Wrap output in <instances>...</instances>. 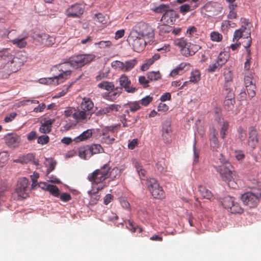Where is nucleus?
Segmentation results:
<instances>
[{
    "label": "nucleus",
    "mask_w": 261,
    "mask_h": 261,
    "mask_svg": "<svg viewBox=\"0 0 261 261\" xmlns=\"http://www.w3.org/2000/svg\"><path fill=\"white\" fill-rule=\"evenodd\" d=\"M95 58V56L93 54L80 55L72 57L68 61L56 65L55 67L57 68L61 73L58 76L49 78V80L56 85L62 83L70 76L72 68L82 67L94 60Z\"/></svg>",
    "instance_id": "nucleus-1"
},
{
    "label": "nucleus",
    "mask_w": 261,
    "mask_h": 261,
    "mask_svg": "<svg viewBox=\"0 0 261 261\" xmlns=\"http://www.w3.org/2000/svg\"><path fill=\"white\" fill-rule=\"evenodd\" d=\"M230 165L228 163H226L215 168L220 173L222 180L226 182L229 187L236 189L237 187L236 181L237 180V176L235 172L230 170Z\"/></svg>",
    "instance_id": "nucleus-2"
},
{
    "label": "nucleus",
    "mask_w": 261,
    "mask_h": 261,
    "mask_svg": "<svg viewBox=\"0 0 261 261\" xmlns=\"http://www.w3.org/2000/svg\"><path fill=\"white\" fill-rule=\"evenodd\" d=\"M4 56L10 60L13 67L17 71L27 60V57L24 52L20 51L16 53L14 56L10 49L3 50Z\"/></svg>",
    "instance_id": "nucleus-3"
},
{
    "label": "nucleus",
    "mask_w": 261,
    "mask_h": 261,
    "mask_svg": "<svg viewBox=\"0 0 261 261\" xmlns=\"http://www.w3.org/2000/svg\"><path fill=\"white\" fill-rule=\"evenodd\" d=\"M174 44L180 48L181 54L186 57L194 55L200 48L199 45L188 42L184 38L175 40Z\"/></svg>",
    "instance_id": "nucleus-4"
},
{
    "label": "nucleus",
    "mask_w": 261,
    "mask_h": 261,
    "mask_svg": "<svg viewBox=\"0 0 261 261\" xmlns=\"http://www.w3.org/2000/svg\"><path fill=\"white\" fill-rule=\"evenodd\" d=\"M261 198V189H255L247 192L241 196V200L245 205L250 208L257 206Z\"/></svg>",
    "instance_id": "nucleus-5"
},
{
    "label": "nucleus",
    "mask_w": 261,
    "mask_h": 261,
    "mask_svg": "<svg viewBox=\"0 0 261 261\" xmlns=\"http://www.w3.org/2000/svg\"><path fill=\"white\" fill-rule=\"evenodd\" d=\"M131 32L136 33V34L144 38L152 39L154 35L152 27L148 23L142 21L137 23Z\"/></svg>",
    "instance_id": "nucleus-6"
},
{
    "label": "nucleus",
    "mask_w": 261,
    "mask_h": 261,
    "mask_svg": "<svg viewBox=\"0 0 261 261\" xmlns=\"http://www.w3.org/2000/svg\"><path fill=\"white\" fill-rule=\"evenodd\" d=\"M16 71L8 58L4 56V51H1L0 59V79H7Z\"/></svg>",
    "instance_id": "nucleus-7"
},
{
    "label": "nucleus",
    "mask_w": 261,
    "mask_h": 261,
    "mask_svg": "<svg viewBox=\"0 0 261 261\" xmlns=\"http://www.w3.org/2000/svg\"><path fill=\"white\" fill-rule=\"evenodd\" d=\"M108 178V173L106 171L105 165H103L100 169L94 170L88 176V179L93 184L102 183Z\"/></svg>",
    "instance_id": "nucleus-8"
},
{
    "label": "nucleus",
    "mask_w": 261,
    "mask_h": 261,
    "mask_svg": "<svg viewBox=\"0 0 261 261\" xmlns=\"http://www.w3.org/2000/svg\"><path fill=\"white\" fill-rule=\"evenodd\" d=\"M147 184L148 190L154 198L161 199L165 197V192L156 179L150 178Z\"/></svg>",
    "instance_id": "nucleus-9"
},
{
    "label": "nucleus",
    "mask_w": 261,
    "mask_h": 261,
    "mask_svg": "<svg viewBox=\"0 0 261 261\" xmlns=\"http://www.w3.org/2000/svg\"><path fill=\"white\" fill-rule=\"evenodd\" d=\"M128 41L131 43L134 50L138 53L142 51L146 44L145 38L137 35L134 32H130Z\"/></svg>",
    "instance_id": "nucleus-10"
},
{
    "label": "nucleus",
    "mask_w": 261,
    "mask_h": 261,
    "mask_svg": "<svg viewBox=\"0 0 261 261\" xmlns=\"http://www.w3.org/2000/svg\"><path fill=\"white\" fill-rule=\"evenodd\" d=\"M30 181L25 177L20 178L16 189V192L18 196L25 198L31 190L30 186Z\"/></svg>",
    "instance_id": "nucleus-11"
},
{
    "label": "nucleus",
    "mask_w": 261,
    "mask_h": 261,
    "mask_svg": "<svg viewBox=\"0 0 261 261\" xmlns=\"http://www.w3.org/2000/svg\"><path fill=\"white\" fill-rule=\"evenodd\" d=\"M137 64V60L133 59L128 61H126L124 62L120 61H114L111 63L112 67L119 70H121L123 72H127L134 68Z\"/></svg>",
    "instance_id": "nucleus-12"
},
{
    "label": "nucleus",
    "mask_w": 261,
    "mask_h": 261,
    "mask_svg": "<svg viewBox=\"0 0 261 261\" xmlns=\"http://www.w3.org/2000/svg\"><path fill=\"white\" fill-rule=\"evenodd\" d=\"M85 7L81 4L76 3L70 6L66 10L65 14L68 17L80 18L84 13Z\"/></svg>",
    "instance_id": "nucleus-13"
},
{
    "label": "nucleus",
    "mask_w": 261,
    "mask_h": 261,
    "mask_svg": "<svg viewBox=\"0 0 261 261\" xmlns=\"http://www.w3.org/2000/svg\"><path fill=\"white\" fill-rule=\"evenodd\" d=\"M119 126L120 125L113 126H108L107 127L106 129H102L101 133H100L101 135L100 136L101 142L107 144H112L115 140V139L110 137L108 134V130L113 132L115 129H117Z\"/></svg>",
    "instance_id": "nucleus-14"
},
{
    "label": "nucleus",
    "mask_w": 261,
    "mask_h": 261,
    "mask_svg": "<svg viewBox=\"0 0 261 261\" xmlns=\"http://www.w3.org/2000/svg\"><path fill=\"white\" fill-rule=\"evenodd\" d=\"M133 114L125 109L124 113L120 116V120L123 127H128L130 124H134L137 121V119L133 117Z\"/></svg>",
    "instance_id": "nucleus-15"
},
{
    "label": "nucleus",
    "mask_w": 261,
    "mask_h": 261,
    "mask_svg": "<svg viewBox=\"0 0 261 261\" xmlns=\"http://www.w3.org/2000/svg\"><path fill=\"white\" fill-rule=\"evenodd\" d=\"M133 114L125 109L124 113L120 116V120L123 127H128L130 124H134L137 121V119L133 117Z\"/></svg>",
    "instance_id": "nucleus-16"
},
{
    "label": "nucleus",
    "mask_w": 261,
    "mask_h": 261,
    "mask_svg": "<svg viewBox=\"0 0 261 261\" xmlns=\"http://www.w3.org/2000/svg\"><path fill=\"white\" fill-rule=\"evenodd\" d=\"M119 82L121 86V88H123L125 91L128 93H133L137 90L135 87L130 86L131 81L125 74H122L119 77Z\"/></svg>",
    "instance_id": "nucleus-17"
},
{
    "label": "nucleus",
    "mask_w": 261,
    "mask_h": 261,
    "mask_svg": "<svg viewBox=\"0 0 261 261\" xmlns=\"http://www.w3.org/2000/svg\"><path fill=\"white\" fill-rule=\"evenodd\" d=\"M178 17L177 12L169 8L165 14H163L161 20L167 24H172Z\"/></svg>",
    "instance_id": "nucleus-18"
},
{
    "label": "nucleus",
    "mask_w": 261,
    "mask_h": 261,
    "mask_svg": "<svg viewBox=\"0 0 261 261\" xmlns=\"http://www.w3.org/2000/svg\"><path fill=\"white\" fill-rule=\"evenodd\" d=\"M121 106L119 105H108L105 107H101L100 110L97 111V115L99 116L108 114H114V113L118 112Z\"/></svg>",
    "instance_id": "nucleus-19"
},
{
    "label": "nucleus",
    "mask_w": 261,
    "mask_h": 261,
    "mask_svg": "<svg viewBox=\"0 0 261 261\" xmlns=\"http://www.w3.org/2000/svg\"><path fill=\"white\" fill-rule=\"evenodd\" d=\"M36 38L38 42L46 46H50L55 42V39L54 37L45 33L37 34Z\"/></svg>",
    "instance_id": "nucleus-20"
},
{
    "label": "nucleus",
    "mask_w": 261,
    "mask_h": 261,
    "mask_svg": "<svg viewBox=\"0 0 261 261\" xmlns=\"http://www.w3.org/2000/svg\"><path fill=\"white\" fill-rule=\"evenodd\" d=\"M235 102L234 94L232 91H229V92L226 93L224 101V109L228 111L232 110Z\"/></svg>",
    "instance_id": "nucleus-21"
},
{
    "label": "nucleus",
    "mask_w": 261,
    "mask_h": 261,
    "mask_svg": "<svg viewBox=\"0 0 261 261\" xmlns=\"http://www.w3.org/2000/svg\"><path fill=\"white\" fill-rule=\"evenodd\" d=\"M105 165L106 171L108 173V178L111 179V180H114L120 177L121 174V169L117 167L111 169L108 163Z\"/></svg>",
    "instance_id": "nucleus-22"
},
{
    "label": "nucleus",
    "mask_w": 261,
    "mask_h": 261,
    "mask_svg": "<svg viewBox=\"0 0 261 261\" xmlns=\"http://www.w3.org/2000/svg\"><path fill=\"white\" fill-rule=\"evenodd\" d=\"M6 144L10 147L15 148L18 146L20 138L15 134H8L5 137Z\"/></svg>",
    "instance_id": "nucleus-23"
},
{
    "label": "nucleus",
    "mask_w": 261,
    "mask_h": 261,
    "mask_svg": "<svg viewBox=\"0 0 261 261\" xmlns=\"http://www.w3.org/2000/svg\"><path fill=\"white\" fill-rule=\"evenodd\" d=\"M248 135V144L251 147L254 148L258 143V133L256 129L253 127H251L249 128Z\"/></svg>",
    "instance_id": "nucleus-24"
},
{
    "label": "nucleus",
    "mask_w": 261,
    "mask_h": 261,
    "mask_svg": "<svg viewBox=\"0 0 261 261\" xmlns=\"http://www.w3.org/2000/svg\"><path fill=\"white\" fill-rule=\"evenodd\" d=\"M172 130L171 124L167 122L162 125V137L164 142L170 143L171 141Z\"/></svg>",
    "instance_id": "nucleus-25"
},
{
    "label": "nucleus",
    "mask_w": 261,
    "mask_h": 261,
    "mask_svg": "<svg viewBox=\"0 0 261 261\" xmlns=\"http://www.w3.org/2000/svg\"><path fill=\"white\" fill-rule=\"evenodd\" d=\"M55 122V119L44 120L43 122L41 123L39 130L42 134L49 133L51 130L52 125Z\"/></svg>",
    "instance_id": "nucleus-26"
},
{
    "label": "nucleus",
    "mask_w": 261,
    "mask_h": 261,
    "mask_svg": "<svg viewBox=\"0 0 261 261\" xmlns=\"http://www.w3.org/2000/svg\"><path fill=\"white\" fill-rule=\"evenodd\" d=\"M190 64L189 63H181L171 71L170 75L174 77L178 74H181L185 71L188 70Z\"/></svg>",
    "instance_id": "nucleus-27"
},
{
    "label": "nucleus",
    "mask_w": 261,
    "mask_h": 261,
    "mask_svg": "<svg viewBox=\"0 0 261 261\" xmlns=\"http://www.w3.org/2000/svg\"><path fill=\"white\" fill-rule=\"evenodd\" d=\"M94 107V103L89 97H84L80 104L81 109L88 112L91 110Z\"/></svg>",
    "instance_id": "nucleus-28"
},
{
    "label": "nucleus",
    "mask_w": 261,
    "mask_h": 261,
    "mask_svg": "<svg viewBox=\"0 0 261 261\" xmlns=\"http://www.w3.org/2000/svg\"><path fill=\"white\" fill-rule=\"evenodd\" d=\"M198 191L203 198L208 199L210 201H213L214 200V197L213 194L211 191L206 189L205 187L199 185L198 186Z\"/></svg>",
    "instance_id": "nucleus-29"
},
{
    "label": "nucleus",
    "mask_w": 261,
    "mask_h": 261,
    "mask_svg": "<svg viewBox=\"0 0 261 261\" xmlns=\"http://www.w3.org/2000/svg\"><path fill=\"white\" fill-rule=\"evenodd\" d=\"M124 107L132 113H134L137 111L140 110L141 108V106L140 105V102L138 101H129L124 104Z\"/></svg>",
    "instance_id": "nucleus-30"
},
{
    "label": "nucleus",
    "mask_w": 261,
    "mask_h": 261,
    "mask_svg": "<svg viewBox=\"0 0 261 261\" xmlns=\"http://www.w3.org/2000/svg\"><path fill=\"white\" fill-rule=\"evenodd\" d=\"M210 145L211 150L213 151H218L220 147L218 138L217 137V133L214 130L212 137L210 138Z\"/></svg>",
    "instance_id": "nucleus-31"
},
{
    "label": "nucleus",
    "mask_w": 261,
    "mask_h": 261,
    "mask_svg": "<svg viewBox=\"0 0 261 261\" xmlns=\"http://www.w3.org/2000/svg\"><path fill=\"white\" fill-rule=\"evenodd\" d=\"M132 163L134 167L136 168V170L140 178L143 179L146 176V171L143 168L142 166L140 163H139L136 159L132 160Z\"/></svg>",
    "instance_id": "nucleus-32"
},
{
    "label": "nucleus",
    "mask_w": 261,
    "mask_h": 261,
    "mask_svg": "<svg viewBox=\"0 0 261 261\" xmlns=\"http://www.w3.org/2000/svg\"><path fill=\"white\" fill-rule=\"evenodd\" d=\"M89 113L82 110L81 111H77L73 113V118L76 120V123L77 122H82L86 120Z\"/></svg>",
    "instance_id": "nucleus-33"
},
{
    "label": "nucleus",
    "mask_w": 261,
    "mask_h": 261,
    "mask_svg": "<svg viewBox=\"0 0 261 261\" xmlns=\"http://www.w3.org/2000/svg\"><path fill=\"white\" fill-rule=\"evenodd\" d=\"M79 155L81 159L87 160L92 156L89 146H84L79 149Z\"/></svg>",
    "instance_id": "nucleus-34"
},
{
    "label": "nucleus",
    "mask_w": 261,
    "mask_h": 261,
    "mask_svg": "<svg viewBox=\"0 0 261 261\" xmlns=\"http://www.w3.org/2000/svg\"><path fill=\"white\" fill-rule=\"evenodd\" d=\"M92 135V132L91 129H87L84 131L78 137H75L73 141L76 143H79L81 141L86 140L90 138Z\"/></svg>",
    "instance_id": "nucleus-35"
},
{
    "label": "nucleus",
    "mask_w": 261,
    "mask_h": 261,
    "mask_svg": "<svg viewBox=\"0 0 261 261\" xmlns=\"http://www.w3.org/2000/svg\"><path fill=\"white\" fill-rule=\"evenodd\" d=\"M223 120L222 118L219 117V119L220 121L221 119ZM229 128V123L227 121L223 120V122L221 125V128L220 130V135L222 139H224L227 134L228 129Z\"/></svg>",
    "instance_id": "nucleus-36"
},
{
    "label": "nucleus",
    "mask_w": 261,
    "mask_h": 261,
    "mask_svg": "<svg viewBox=\"0 0 261 261\" xmlns=\"http://www.w3.org/2000/svg\"><path fill=\"white\" fill-rule=\"evenodd\" d=\"M201 79V73L199 70L195 69L191 72L189 82L193 84H197Z\"/></svg>",
    "instance_id": "nucleus-37"
},
{
    "label": "nucleus",
    "mask_w": 261,
    "mask_h": 261,
    "mask_svg": "<svg viewBox=\"0 0 261 261\" xmlns=\"http://www.w3.org/2000/svg\"><path fill=\"white\" fill-rule=\"evenodd\" d=\"M122 88L117 87L112 91H110L108 94L109 99L112 101L115 100L122 93Z\"/></svg>",
    "instance_id": "nucleus-38"
},
{
    "label": "nucleus",
    "mask_w": 261,
    "mask_h": 261,
    "mask_svg": "<svg viewBox=\"0 0 261 261\" xmlns=\"http://www.w3.org/2000/svg\"><path fill=\"white\" fill-rule=\"evenodd\" d=\"M27 37V36H25L22 38H17L11 40V42L13 45H16L19 48H23L27 44V42L25 40Z\"/></svg>",
    "instance_id": "nucleus-39"
},
{
    "label": "nucleus",
    "mask_w": 261,
    "mask_h": 261,
    "mask_svg": "<svg viewBox=\"0 0 261 261\" xmlns=\"http://www.w3.org/2000/svg\"><path fill=\"white\" fill-rule=\"evenodd\" d=\"M234 202V199L232 197L226 196L223 198L221 202L222 205L224 208L229 210L231 206L233 205V203Z\"/></svg>",
    "instance_id": "nucleus-40"
},
{
    "label": "nucleus",
    "mask_w": 261,
    "mask_h": 261,
    "mask_svg": "<svg viewBox=\"0 0 261 261\" xmlns=\"http://www.w3.org/2000/svg\"><path fill=\"white\" fill-rule=\"evenodd\" d=\"M245 30H246V27L245 26H242L239 29L236 30L233 35V41L237 42L243 36L245 38V36L243 34V33L245 32Z\"/></svg>",
    "instance_id": "nucleus-41"
},
{
    "label": "nucleus",
    "mask_w": 261,
    "mask_h": 261,
    "mask_svg": "<svg viewBox=\"0 0 261 261\" xmlns=\"http://www.w3.org/2000/svg\"><path fill=\"white\" fill-rule=\"evenodd\" d=\"M98 87L108 91H112L114 89V85L113 83L108 81L102 82L99 83Z\"/></svg>",
    "instance_id": "nucleus-42"
},
{
    "label": "nucleus",
    "mask_w": 261,
    "mask_h": 261,
    "mask_svg": "<svg viewBox=\"0 0 261 261\" xmlns=\"http://www.w3.org/2000/svg\"><path fill=\"white\" fill-rule=\"evenodd\" d=\"M147 79L150 81H157L161 78V74L159 71H151L147 73Z\"/></svg>",
    "instance_id": "nucleus-43"
},
{
    "label": "nucleus",
    "mask_w": 261,
    "mask_h": 261,
    "mask_svg": "<svg viewBox=\"0 0 261 261\" xmlns=\"http://www.w3.org/2000/svg\"><path fill=\"white\" fill-rule=\"evenodd\" d=\"M255 80L254 79V74L252 73H250L249 74L245 76L244 77V83L245 86H251L252 85H255Z\"/></svg>",
    "instance_id": "nucleus-44"
},
{
    "label": "nucleus",
    "mask_w": 261,
    "mask_h": 261,
    "mask_svg": "<svg viewBox=\"0 0 261 261\" xmlns=\"http://www.w3.org/2000/svg\"><path fill=\"white\" fill-rule=\"evenodd\" d=\"M47 191L54 196L59 197L60 195V190L59 188L55 185H50V186L47 187Z\"/></svg>",
    "instance_id": "nucleus-45"
},
{
    "label": "nucleus",
    "mask_w": 261,
    "mask_h": 261,
    "mask_svg": "<svg viewBox=\"0 0 261 261\" xmlns=\"http://www.w3.org/2000/svg\"><path fill=\"white\" fill-rule=\"evenodd\" d=\"M228 60L227 56L224 53L221 52L216 60L221 66L224 65Z\"/></svg>",
    "instance_id": "nucleus-46"
},
{
    "label": "nucleus",
    "mask_w": 261,
    "mask_h": 261,
    "mask_svg": "<svg viewBox=\"0 0 261 261\" xmlns=\"http://www.w3.org/2000/svg\"><path fill=\"white\" fill-rule=\"evenodd\" d=\"M89 147L90 149L91 153H92V155L103 151L102 147L99 144H93Z\"/></svg>",
    "instance_id": "nucleus-47"
},
{
    "label": "nucleus",
    "mask_w": 261,
    "mask_h": 261,
    "mask_svg": "<svg viewBox=\"0 0 261 261\" xmlns=\"http://www.w3.org/2000/svg\"><path fill=\"white\" fill-rule=\"evenodd\" d=\"M229 211L233 214H241L243 212V210L239 204L235 201L233 203V205L229 208Z\"/></svg>",
    "instance_id": "nucleus-48"
},
{
    "label": "nucleus",
    "mask_w": 261,
    "mask_h": 261,
    "mask_svg": "<svg viewBox=\"0 0 261 261\" xmlns=\"http://www.w3.org/2000/svg\"><path fill=\"white\" fill-rule=\"evenodd\" d=\"M246 89L248 93V97L250 99L253 98L255 96L256 93H255V89H256V86L255 85H252L250 86H246Z\"/></svg>",
    "instance_id": "nucleus-49"
},
{
    "label": "nucleus",
    "mask_w": 261,
    "mask_h": 261,
    "mask_svg": "<svg viewBox=\"0 0 261 261\" xmlns=\"http://www.w3.org/2000/svg\"><path fill=\"white\" fill-rule=\"evenodd\" d=\"M222 67V66L219 65V64L215 61V62L212 63L209 65L207 69V71L208 72H213L216 70H219Z\"/></svg>",
    "instance_id": "nucleus-50"
},
{
    "label": "nucleus",
    "mask_w": 261,
    "mask_h": 261,
    "mask_svg": "<svg viewBox=\"0 0 261 261\" xmlns=\"http://www.w3.org/2000/svg\"><path fill=\"white\" fill-rule=\"evenodd\" d=\"M169 8L170 7L169 5L162 4L159 6L158 7H156L154 9V11L155 12L158 13L165 14V12H167V11L168 10Z\"/></svg>",
    "instance_id": "nucleus-51"
},
{
    "label": "nucleus",
    "mask_w": 261,
    "mask_h": 261,
    "mask_svg": "<svg viewBox=\"0 0 261 261\" xmlns=\"http://www.w3.org/2000/svg\"><path fill=\"white\" fill-rule=\"evenodd\" d=\"M9 154L8 151L0 152V167L3 166L5 163L8 160Z\"/></svg>",
    "instance_id": "nucleus-52"
},
{
    "label": "nucleus",
    "mask_w": 261,
    "mask_h": 261,
    "mask_svg": "<svg viewBox=\"0 0 261 261\" xmlns=\"http://www.w3.org/2000/svg\"><path fill=\"white\" fill-rule=\"evenodd\" d=\"M76 122L75 121H71L68 120L67 123L63 126V130L65 131H68L70 129L73 128L76 125Z\"/></svg>",
    "instance_id": "nucleus-53"
},
{
    "label": "nucleus",
    "mask_w": 261,
    "mask_h": 261,
    "mask_svg": "<svg viewBox=\"0 0 261 261\" xmlns=\"http://www.w3.org/2000/svg\"><path fill=\"white\" fill-rule=\"evenodd\" d=\"M106 186V185L105 184H102V186L99 185L96 188L93 187L91 191H88V193L89 195L92 197L94 195H96L97 193L99 192V191L103 189V188Z\"/></svg>",
    "instance_id": "nucleus-54"
},
{
    "label": "nucleus",
    "mask_w": 261,
    "mask_h": 261,
    "mask_svg": "<svg viewBox=\"0 0 261 261\" xmlns=\"http://www.w3.org/2000/svg\"><path fill=\"white\" fill-rule=\"evenodd\" d=\"M153 100V98L150 96H146L140 100H138L140 102V105L141 106H147Z\"/></svg>",
    "instance_id": "nucleus-55"
},
{
    "label": "nucleus",
    "mask_w": 261,
    "mask_h": 261,
    "mask_svg": "<svg viewBox=\"0 0 261 261\" xmlns=\"http://www.w3.org/2000/svg\"><path fill=\"white\" fill-rule=\"evenodd\" d=\"M211 39L213 41L219 42L222 39V35L218 32H213L211 33Z\"/></svg>",
    "instance_id": "nucleus-56"
},
{
    "label": "nucleus",
    "mask_w": 261,
    "mask_h": 261,
    "mask_svg": "<svg viewBox=\"0 0 261 261\" xmlns=\"http://www.w3.org/2000/svg\"><path fill=\"white\" fill-rule=\"evenodd\" d=\"M49 141V138L48 136L44 135L38 138L37 143L41 145L47 144Z\"/></svg>",
    "instance_id": "nucleus-57"
},
{
    "label": "nucleus",
    "mask_w": 261,
    "mask_h": 261,
    "mask_svg": "<svg viewBox=\"0 0 261 261\" xmlns=\"http://www.w3.org/2000/svg\"><path fill=\"white\" fill-rule=\"evenodd\" d=\"M149 81V79H147L144 76H140L139 77V83L144 88H146L149 87L148 83Z\"/></svg>",
    "instance_id": "nucleus-58"
},
{
    "label": "nucleus",
    "mask_w": 261,
    "mask_h": 261,
    "mask_svg": "<svg viewBox=\"0 0 261 261\" xmlns=\"http://www.w3.org/2000/svg\"><path fill=\"white\" fill-rule=\"evenodd\" d=\"M167 24L166 25H162L160 28V33L161 34L164 33H168L172 30V28Z\"/></svg>",
    "instance_id": "nucleus-59"
},
{
    "label": "nucleus",
    "mask_w": 261,
    "mask_h": 261,
    "mask_svg": "<svg viewBox=\"0 0 261 261\" xmlns=\"http://www.w3.org/2000/svg\"><path fill=\"white\" fill-rule=\"evenodd\" d=\"M246 41L243 43V46L245 48H249L252 43V40L250 36V33L249 32L247 34L246 36L245 37Z\"/></svg>",
    "instance_id": "nucleus-60"
},
{
    "label": "nucleus",
    "mask_w": 261,
    "mask_h": 261,
    "mask_svg": "<svg viewBox=\"0 0 261 261\" xmlns=\"http://www.w3.org/2000/svg\"><path fill=\"white\" fill-rule=\"evenodd\" d=\"M59 197L63 202H68L71 199L70 194L66 192L60 194Z\"/></svg>",
    "instance_id": "nucleus-61"
},
{
    "label": "nucleus",
    "mask_w": 261,
    "mask_h": 261,
    "mask_svg": "<svg viewBox=\"0 0 261 261\" xmlns=\"http://www.w3.org/2000/svg\"><path fill=\"white\" fill-rule=\"evenodd\" d=\"M95 45H98L100 48L109 47L112 45V43L110 41H100L98 42L95 43Z\"/></svg>",
    "instance_id": "nucleus-62"
},
{
    "label": "nucleus",
    "mask_w": 261,
    "mask_h": 261,
    "mask_svg": "<svg viewBox=\"0 0 261 261\" xmlns=\"http://www.w3.org/2000/svg\"><path fill=\"white\" fill-rule=\"evenodd\" d=\"M197 32V28L194 26H192L189 28L187 30V34L189 37L193 36L196 35Z\"/></svg>",
    "instance_id": "nucleus-63"
},
{
    "label": "nucleus",
    "mask_w": 261,
    "mask_h": 261,
    "mask_svg": "<svg viewBox=\"0 0 261 261\" xmlns=\"http://www.w3.org/2000/svg\"><path fill=\"white\" fill-rule=\"evenodd\" d=\"M33 158V156L31 153H28L21 158L22 163L27 164L29 161H31Z\"/></svg>",
    "instance_id": "nucleus-64"
}]
</instances>
